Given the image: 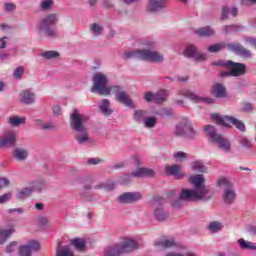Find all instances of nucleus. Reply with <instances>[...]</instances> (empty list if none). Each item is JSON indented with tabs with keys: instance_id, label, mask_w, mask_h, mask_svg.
Segmentation results:
<instances>
[{
	"instance_id": "1",
	"label": "nucleus",
	"mask_w": 256,
	"mask_h": 256,
	"mask_svg": "<svg viewBox=\"0 0 256 256\" xmlns=\"http://www.w3.org/2000/svg\"><path fill=\"white\" fill-rule=\"evenodd\" d=\"M205 176L203 174H194L189 177V183L193 185L194 189H183L180 193L179 199L172 203L173 207H181L179 201H211L213 199V191L205 185Z\"/></svg>"
},
{
	"instance_id": "2",
	"label": "nucleus",
	"mask_w": 256,
	"mask_h": 256,
	"mask_svg": "<svg viewBox=\"0 0 256 256\" xmlns=\"http://www.w3.org/2000/svg\"><path fill=\"white\" fill-rule=\"evenodd\" d=\"M89 122V116L87 114L80 113L79 110L74 109L70 114V129L74 131V139L78 145H87L91 143V137H89V131L87 130V123Z\"/></svg>"
},
{
	"instance_id": "3",
	"label": "nucleus",
	"mask_w": 256,
	"mask_h": 256,
	"mask_svg": "<svg viewBox=\"0 0 256 256\" xmlns=\"http://www.w3.org/2000/svg\"><path fill=\"white\" fill-rule=\"evenodd\" d=\"M144 49H137L128 52H124L123 59H141V61H149L150 63H163L165 56L159 51H155L157 42L146 40L143 43Z\"/></svg>"
},
{
	"instance_id": "4",
	"label": "nucleus",
	"mask_w": 256,
	"mask_h": 256,
	"mask_svg": "<svg viewBox=\"0 0 256 256\" xmlns=\"http://www.w3.org/2000/svg\"><path fill=\"white\" fill-rule=\"evenodd\" d=\"M204 133H206L209 141L217 145L223 153H231V142L223 135L217 133V129L213 125L204 126Z\"/></svg>"
},
{
	"instance_id": "5",
	"label": "nucleus",
	"mask_w": 256,
	"mask_h": 256,
	"mask_svg": "<svg viewBox=\"0 0 256 256\" xmlns=\"http://www.w3.org/2000/svg\"><path fill=\"white\" fill-rule=\"evenodd\" d=\"M59 17L57 14H48L41 19L38 26V33L45 35V37H57V29L53 28V25L58 23Z\"/></svg>"
},
{
	"instance_id": "6",
	"label": "nucleus",
	"mask_w": 256,
	"mask_h": 256,
	"mask_svg": "<svg viewBox=\"0 0 256 256\" xmlns=\"http://www.w3.org/2000/svg\"><path fill=\"white\" fill-rule=\"evenodd\" d=\"M218 187H222V199L225 205H233L237 199V191L235 185L229 179L221 177L217 180Z\"/></svg>"
},
{
	"instance_id": "7",
	"label": "nucleus",
	"mask_w": 256,
	"mask_h": 256,
	"mask_svg": "<svg viewBox=\"0 0 256 256\" xmlns=\"http://www.w3.org/2000/svg\"><path fill=\"white\" fill-rule=\"evenodd\" d=\"M92 81V93H98V95H111L113 86L108 85L109 78H107V75L97 72L93 75Z\"/></svg>"
},
{
	"instance_id": "8",
	"label": "nucleus",
	"mask_w": 256,
	"mask_h": 256,
	"mask_svg": "<svg viewBox=\"0 0 256 256\" xmlns=\"http://www.w3.org/2000/svg\"><path fill=\"white\" fill-rule=\"evenodd\" d=\"M218 65L230 68L229 71L222 73V77H243V75L247 73V65L244 63L228 60L226 62L218 63Z\"/></svg>"
},
{
	"instance_id": "9",
	"label": "nucleus",
	"mask_w": 256,
	"mask_h": 256,
	"mask_svg": "<svg viewBox=\"0 0 256 256\" xmlns=\"http://www.w3.org/2000/svg\"><path fill=\"white\" fill-rule=\"evenodd\" d=\"M212 119L217 123V125H222L223 127H229V125H234L238 131L245 133V123L243 121L233 117V116H221L219 114H213Z\"/></svg>"
},
{
	"instance_id": "10",
	"label": "nucleus",
	"mask_w": 256,
	"mask_h": 256,
	"mask_svg": "<svg viewBox=\"0 0 256 256\" xmlns=\"http://www.w3.org/2000/svg\"><path fill=\"white\" fill-rule=\"evenodd\" d=\"M177 95L180 97H186V99H189L193 103H207L208 105H211L215 103V99L213 98H203L199 95H197L195 92L188 90V89H178Z\"/></svg>"
},
{
	"instance_id": "11",
	"label": "nucleus",
	"mask_w": 256,
	"mask_h": 256,
	"mask_svg": "<svg viewBox=\"0 0 256 256\" xmlns=\"http://www.w3.org/2000/svg\"><path fill=\"white\" fill-rule=\"evenodd\" d=\"M111 89V93L115 95V99L118 103H122V105L126 107H133V100H131L129 94L123 90V87L115 85L112 86Z\"/></svg>"
},
{
	"instance_id": "12",
	"label": "nucleus",
	"mask_w": 256,
	"mask_h": 256,
	"mask_svg": "<svg viewBox=\"0 0 256 256\" xmlns=\"http://www.w3.org/2000/svg\"><path fill=\"white\" fill-rule=\"evenodd\" d=\"M184 57L193 59L194 61H207V54L199 51V48L193 44L186 46L183 52Z\"/></svg>"
},
{
	"instance_id": "13",
	"label": "nucleus",
	"mask_w": 256,
	"mask_h": 256,
	"mask_svg": "<svg viewBox=\"0 0 256 256\" xmlns=\"http://www.w3.org/2000/svg\"><path fill=\"white\" fill-rule=\"evenodd\" d=\"M118 245L120 246L122 255H125V253H133V251H137V249H139V242L131 237L123 238Z\"/></svg>"
},
{
	"instance_id": "14",
	"label": "nucleus",
	"mask_w": 256,
	"mask_h": 256,
	"mask_svg": "<svg viewBox=\"0 0 256 256\" xmlns=\"http://www.w3.org/2000/svg\"><path fill=\"white\" fill-rule=\"evenodd\" d=\"M154 209V217L157 221H165L169 219V213L163 209V199H156L152 203Z\"/></svg>"
},
{
	"instance_id": "15",
	"label": "nucleus",
	"mask_w": 256,
	"mask_h": 256,
	"mask_svg": "<svg viewBox=\"0 0 256 256\" xmlns=\"http://www.w3.org/2000/svg\"><path fill=\"white\" fill-rule=\"evenodd\" d=\"M167 9V0H148L146 11L148 13H160Z\"/></svg>"
},
{
	"instance_id": "16",
	"label": "nucleus",
	"mask_w": 256,
	"mask_h": 256,
	"mask_svg": "<svg viewBox=\"0 0 256 256\" xmlns=\"http://www.w3.org/2000/svg\"><path fill=\"white\" fill-rule=\"evenodd\" d=\"M227 49L229 51H234L236 55H239L240 57H243L244 59H251L253 54L251 53V50L245 48L243 45L237 43V44H227Z\"/></svg>"
},
{
	"instance_id": "17",
	"label": "nucleus",
	"mask_w": 256,
	"mask_h": 256,
	"mask_svg": "<svg viewBox=\"0 0 256 256\" xmlns=\"http://www.w3.org/2000/svg\"><path fill=\"white\" fill-rule=\"evenodd\" d=\"M1 147H15L17 145V134L13 131L5 132L2 137H0Z\"/></svg>"
},
{
	"instance_id": "18",
	"label": "nucleus",
	"mask_w": 256,
	"mask_h": 256,
	"mask_svg": "<svg viewBox=\"0 0 256 256\" xmlns=\"http://www.w3.org/2000/svg\"><path fill=\"white\" fill-rule=\"evenodd\" d=\"M141 199H143V195L140 192H126L118 198L119 202L124 204L137 203Z\"/></svg>"
},
{
	"instance_id": "19",
	"label": "nucleus",
	"mask_w": 256,
	"mask_h": 256,
	"mask_svg": "<svg viewBox=\"0 0 256 256\" xmlns=\"http://www.w3.org/2000/svg\"><path fill=\"white\" fill-rule=\"evenodd\" d=\"M19 101L22 105H33L36 101V95L33 90L26 89L19 93Z\"/></svg>"
},
{
	"instance_id": "20",
	"label": "nucleus",
	"mask_w": 256,
	"mask_h": 256,
	"mask_svg": "<svg viewBox=\"0 0 256 256\" xmlns=\"http://www.w3.org/2000/svg\"><path fill=\"white\" fill-rule=\"evenodd\" d=\"M155 175V170L151 168H137L132 173L128 174L125 177H128V179H131V177H135L137 179L143 178V177H153Z\"/></svg>"
},
{
	"instance_id": "21",
	"label": "nucleus",
	"mask_w": 256,
	"mask_h": 256,
	"mask_svg": "<svg viewBox=\"0 0 256 256\" xmlns=\"http://www.w3.org/2000/svg\"><path fill=\"white\" fill-rule=\"evenodd\" d=\"M181 169H183V166L179 164L166 166V175H171L172 177H175V179H183L186 174L185 172L181 171Z\"/></svg>"
},
{
	"instance_id": "22",
	"label": "nucleus",
	"mask_w": 256,
	"mask_h": 256,
	"mask_svg": "<svg viewBox=\"0 0 256 256\" xmlns=\"http://www.w3.org/2000/svg\"><path fill=\"white\" fill-rule=\"evenodd\" d=\"M191 125V121L187 118L182 119L180 123L176 125L175 135L177 137H185L187 131H189V126Z\"/></svg>"
},
{
	"instance_id": "23",
	"label": "nucleus",
	"mask_w": 256,
	"mask_h": 256,
	"mask_svg": "<svg viewBox=\"0 0 256 256\" xmlns=\"http://www.w3.org/2000/svg\"><path fill=\"white\" fill-rule=\"evenodd\" d=\"M12 155L16 161H27V158L29 157V150L23 147H16L13 150Z\"/></svg>"
},
{
	"instance_id": "24",
	"label": "nucleus",
	"mask_w": 256,
	"mask_h": 256,
	"mask_svg": "<svg viewBox=\"0 0 256 256\" xmlns=\"http://www.w3.org/2000/svg\"><path fill=\"white\" fill-rule=\"evenodd\" d=\"M175 245V238L171 237L160 238L158 241L155 242V246L158 249H169L171 247H175Z\"/></svg>"
},
{
	"instance_id": "25",
	"label": "nucleus",
	"mask_w": 256,
	"mask_h": 256,
	"mask_svg": "<svg viewBox=\"0 0 256 256\" xmlns=\"http://www.w3.org/2000/svg\"><path fill=\"white\" fill-rule=\"evenodd\" d=\"M194 33L198 35V37H205V38L215 37V29H213V27L211 26L197 28L196 30H194Z\"/></svg>"
},
{
	"instance_id": "26",
	"label": "nucleus",
	"mask_w": 256,
	"mask_h": 256,
	"mask_svg": "<svg viewBox=\"0 0 256 256\" xmlns=\"http://www.w3.org/2000/svg\"><path fill=\"white\" fill-rule=\"evenodd\" d=\"M123 255V252L121 251V247L119 246V243L107 246L104 249V256H119Z\"/></svg>"
},
{
	"instance_id": "27",
	"label": "nucleus",
	"mask_w": 256,
	"mask_h": 256,
	"mask_svg": "<svg viewBox=\"0 0 256 256\" xmlns=\"http://www.w3.org/2000/svg\"><path fill=\"white\" fill-rule=\"evenodd\" d=\"M99 110L105 117H109V115L113 114V109H111V101L109 99H103L100 106Z\"/></svg>"
},
{
	"instance_id": "28",
	"label": "nucleus",
	"mask_w": 256,
	"mask_h": 256,
	"mask_svg": "<svg viewBox=\"0 0 256 256\" xmlns=\"http://www.w3.org/2000/svg\"><path fill=\"white\" fill-rule=\"evenodd\" d=\"M237 244L239 245L240 249L246 251H256V243L251 241H246L244 238H240L237 240Z\"/></svg>"
},
{
	"instance_id": "29",
	"label": "nucleus",
	"mask_w": 256,
	"mask_h": 256,
	"mask_svg": "<svg viewBox=\"0 0 256 256\" xmlns=\"http://www.w3.org/2000/svg\"><path fill=\"white\" fill-rule=\"evenodd\" d=\"M56 256H75V252L69 245H59L56 249Z\"/></svg>"
},
{
	"instance_id": "30",
	"label": "nucleus",
	"mask_w": 256,
	"mask_h": 256,
	"mask_svg": "<svg viewBox=\"0 0 256 256\" xmlns=\"http://www.w3.org/2000/svg\"><path fill=\"white\" fill-rule=\"evenodd\" d=\"M238 10L235 7H228V6H223L222 7V15L221 19L225 21L227 19L228 15H233L234 17H237Z\"/></svg>"
},
{
	"instance_id": "31",
	"label": "nucleus",
	"mask_w": 256,
	"mask_h": 256,
	"mask_svg": "<svg viewBox=\"0 0 256 256\" xmlns=\"http://www.w3.org/2000/svg\"><path fill=\"white\" fill-rule=\"evenodd\" d=\"M169 97L167 90H160L154 94V103H165Z\"/></svg>"
},
{
	"instance_id": "32",
	"label": "nucleus",
	"mask_w": 256,
	"mask_h": 256,
	"mask_svg": "<svg viewBox=\"0 0 256 256\" xmlns=\"http://www.w3.org/2000/svg\"><path fill=\"white\" fill-rule=\"evenodd\" d=\"M34 191L31 188V186L25 187L22 190H20L16 197L17 199H20L21 201H23V199H27V197H31V195H33Z\"/></svg>"
},
{
	"instance_id": "33",
	"label": "nucleus",
	"mask_w": 256,
	"mask_h": 256,
	"mask_svg": "<svg viewBox=\"0 0 256 256\" xmlns=\"http://www.w3.org/2000/svg\"><path fill=\"white\" fill-rule=\"evenodd\" d=\"M225 226L220 221H212L208 224V229L210 233H219V231H223Z\"/></svg>"
},
{
	"instance_id": "34",
	"label": "nucleus",
	"mask_w": 256,
	"mask_h": 256,
	"mask_svg": "<svg viewBox=\"0 0 256 256\" xmlns=\"http://www.w3.org/2000/svg\"><path fill=\"white\" fill-rule=\"evenodd\" d=\"M12 233H15V229L13 228L0 229V245H3V243L10 238Z\"/></svg>"
},
{
	"instance_id": "35",
	"label": "nucleus",
	"mask_w": 256,
	"mask_h": 256,
	"mask_svg": "<svg viewBox=\"0 0 256 256\" xmlns=\"http://www.w3.org/2000/svg\"><path fill=\"white\" fill-rule=\"evenodd\" d=\"M90 32L95 36L99 37L100 35H103V31L105 30L103 28V25L99 23H93L89 26Z\"/></svg>"
},
{
	"instance_id": "36",
	"label": "nucleus",
	"mask_w": 256,
	"mask_h": 256,
	"mask_svg": "<svg viewBox=\"0 0 256 256\" xmlns=\"http://www.w3.org/2000/svg\"><path fill=\"white\" fill-rule=\"evenodd\" d=\"M192 171L197 173H207V167L203 164V161H194L191 163Z\"/></svg>"
},
{
	"instance_id": "37",
	"label": "nucleus",
	"mask_w": 256,
	"mask_h": 256,
	"mask_svg": "<svg viewBox=\"0 0 256 256\" xmlns=\"http://www.w3.org/2000/svg\"><path fill=\"white\" fill-rule=\"evenodd\" d=\"M173 159L176 161V163H185V161L189 159V153L176 151L173 153Z\"/></svg>"
},
{
	"instance_id": "38",
	"label": "nucleus",
	"mask_w": 256,
	"mask_h": 256,
	"mask_svg": "<svg viewBox=\"0 0 256 256\" xmlns=\"http://www.w3.org/2000/svg\"><path fill=\"white\" fill-rule=\"evenodd\" d=\"M40 57H42V59H46L47 61H51V59H58L59 52L55 50L43 51L40 52Z\"/></svg>"
},
{
	"instance_id": "39",
	"label": "nucleus",
	"mask_w": 256,
	"mask_h": 256,
	"mask_svg": "<svg viewBox=\"0 0 256 256\" xmlns=\"http://www.w3.org/2000/svg\"><path fill=\"white\" fill-rule=\"evenodd\" d=\"M27 119L25 117L14 116L9 118V124L12 127H19L20 125H25Z\"/></svg>"
},
{
	"instance_id": "40",
	"label": "nucleus",
	"mask_w": 256,
	"mask_h": 256,
	"mask_svg": "<svg viewBox=\"0 0 256 256\" xmlns=\"http://www.w3.org/2000/svg\"><path fill=\"white\" fill-rule=\"evenodd\" d=\"M30 187L33 189L34 193H40V191H43V189H45L46 185H45V180L44 179H39L36 180L35 182L32 183V185H30Z\"/></svg>"
},
{
	"instance_id": "41",
	"label": "nucleus",
	"mask_w": 256,
	"mask_h": 256,
	"mask_svg": "<svg viewBox=\"0 0 256 256\" xmlns=\"http://www.w3.org/2000/svg\"><path fill=\"white\" fill-rule=\"evenodd\" d=\"M227 47V44L225 42L213 44L211 46L207 47L208 53H219V51H223Z\"/></svg>"
},
{
	"instance_id": "42",
	"label": "nucleus",
	"mask_w": 256,
	"mask_h": 256,
	"mask_svg": "<svg viewBox=\"0 0 256 256\" xmlns=\"http://www.w3.org/2000/svg\"><path fill=\"white\" fill-rule=\"evenodd\" d=\"M134 121H136V123H144L145 119L147 118V111L145 110H136L134 112Z\"/></svg>"
},
{
	"instance_id": "43",
	"label": "nucleus",
	"mask_w": 256,
	"mask_h": 256,
	"mask_svg": "<svg viewBox=\"0 0 256 256\" xmlns=\"http://www.w3.org/2000/svg\"><path fill=\"white\" fill-rule=\"evenodd\" d=\"M38 125L43 131H55V124L53 122H43V120H37Z\"/></svg>"
},
{
	"instance_id": "44",
	"label": "nucleus",
	"mask_w": 256,
	"mask_h": 256,
	"mask_svg": "<svg viewBox=\"0 0 256 256\" xmlns=\"http://www.w3.org/2000/svg\"><path fill=\"white\" fill-rule=\"evenodd\" d=\"M94 189H104V191H113V189H115V183L111 181L100 183L94 186Z\"/></svg>"
},
{
	"instance_id": "45",
	"label": "nucleus",
	"mask_w": 256,
	"mask_h": 256,
	"mask_svg": "<svg viewBox=\"0 0 256 256\" xmlns=\"http://www.w3.org/2000/svg\"><path fill=\"white\" fill-rule=\"evenodd\" d=\"M23 75H25V68L23 66H18L13 71V77L17 81H21L23 79Z\"/></svg>"
},
{
	"instance_id": "46",
	"label": "nucleus",
	"mask_w": 256,
	"mask_h": 256,
	"mask_svg": "<svg viewBox=\"0 0 256 256\" xmlns=\"http://www.w3.org/2000/svg\"><path fill=\"white\" fill-rule=\"evenodd\" d=\"M18 255L19 256H31L32 255L31 247H29L28 244L19 246Z\"/></svg>"
},
{
	"instance_id": "47",
	"label": "nucleus",
	"mask_w": 256,
	"mask_h": 256,
	"mask_svg": "<svg viewBox=\"0 0 256 256\" xmlns=\"http://www.w3.org/2000/svg\"><path fill=\"white\" fill-rule=\"evenodd\" d=\"M70 243L75 247V249H78L79 251L83 250L85 247V240L81 238L72 239Z\"/></svg>"
},
{
	"instance_id": "48",
	"label": "nucleus",
	"mask_w": 256,
	"mask_h": 256,
	"mask_svg": "<svg viewBox=\"0 0 256 256\" xmlns=\"http://www.w3.org/2000/svg\"><path fill=\"white\" fill-rule=\"evenodd\" d=\"M17 249H19V242H17V241L10 242L6 246V253L8 255H13V253H15V251H17Z\"/></svg>"
},
{
	"instance_id": "49",
	"label": "nucleus",
	"mask_w": 256,
	"mask_h": 256,
	"mask_svg": "<svg viewBox=\"0 0 256 256\" xmlns=\"http://www.w3.org/2000/svg\"><path fill=\"white\" fill-rule=\"evenodd\" d=\"M143 123H144V127H146L147 129H153L155 125H157V118L146 117Z\"/></svg>"
},
{
	"instance_id": "50",
	"label": "nucleus",
	"mask_w": 256,
	"mask_h": 256,
	"mask_svg": "<svg viewBox=\"0 0 256 256\" xmlns=\"http://www.w3.org/2000/svg\"><path fill=\"white\" fill-rule=\"evenodd\" d=\"M215 97H225V86L223 84H216L214 86Z\"/></svg>"
},
{
	"instance_id": "51",
	"label": "nucleus",
	"mask_w": 256,
	"mask_h": 256,
	"mask_svg": "<svg viewBox=\"0 0 256 256\" xmlns=\"http://www.w3.org/2000/svg\"><path fill=\"white\" fill-rule=\"evenodd\" d=\"M238 143L244 149H251V147H253V144L251 143V141L249 139L245 138V137H240L238 139Z\"/></svg>"
},
{
	"instance_id": "52",
	"label": "nucleus",
	"mask_w": 256,
	"mask_h": 256,
	"mask_svg": "<svg viewBox=\"0 0 256 256\" xmlns=\"http://www.w3.org/2000/svg\"><path fill=\"white\" fill-rule=\"evenodd\" d=\"M184 137H187L188 139H195V137H197V130L193 128V124L191 122Z\"/></svg>"
},
{
	"instance_id": "53",
	"label": "nucleus",
	"mask_w": 256,
	"mask_h": 256,
	"mask_svg": "<svg viewBox=\"0 0 256 256\" xmlns=\"http://www.w3.org/2000/svg\"><path fill=\"white\" fill-rule=\"evenodd\" d=\"M143 99L147 103H155V94H153L151 91H147L144 93Z\"/></svg>"
},
{
	"instance_id": "54",
	"label": "nucleus",
	"mask_w": 256,
	"mask_h": 256,
	"mask_svg": "<svg viewBox=\"0 0 256 256\" xmlns=\"http://www.w3.org/2000/svg\"><path fill=\"white\" fill-rule=\"evenodd\" d=\"M51 5H53V0H43L41 2L42 11H49V9H51Z\"/></svg>"
},
{
	"instance_id": "55",
	"label": "nucleus",
	"mask_w": 256,
	"mask_h": 256,
	"mask_svg": "<svg viewBox=\"0 0 256 256\" xmlns=\"http://www.w3.org/2000/svg\"><path fill=\"white\" fill-rule=\"evenodd\" d=\"M4 9L5 11H7V13H13V11L17 9V6L15 5V3L7 2L4 4Z\"/></svg>"
},
{
	"instance_id": "56",
	"label": "nucleus",
	"mask_w": 256,
	"mask_h": 256,
	"mask_svg": "<svg viewBox=\"0 0 256 256\" xmlns=\"http://www.w3.org/2000/svg\"><path fill=\"white\" fill-rule=\"evenodd\" d=\"M37 223L40 225V227H47V225H49V219H47L45 216H40L37 219Z\"/></svg>"
},
{
	"instance_id": "57",
	"label": "nucleus",
	"mask_w": 256,
	"mask_h": 256,
	"mask_svg": "<svg viewBox=\"0 0 256 256\" xmlns=\"http://www.w3.org/2000/svg\"><path fill=\"white\" fill-rule=\"evenodd\" d=\"M28 247H30V251H39L41 249V244L37 241H31L28 244Z\"/></svg>"
},
{
	"instance_id": "58",
	"label": "nucleus",
	"mask_w": 256,
	"mask_h": 256,
	"mask_svg": "<svg viewBox=\"0 0 256 256\" xmlns=\"http://www.w3.org/2000/svg\"><path fill=\"white\" fill-rule=\"evenodd\" d=\"M102 7H104V9H113V7H115V4L111 0H103Z\"/></svg>"
},
{
	"instance_id": "59",
	"label": "nucleus",
	"mask_w": 256,
	"mask_h": 256,
	"mask_svg": "<svg viewBox=\"0 0 256 256\" xmlns=\"http://www.w3.org/2000/svg\"><path fill=\"white\" fill-rule=\"evenodd\" d=\"M245 43L251 45L254 49H256V38L255 37H246L244 38Z\"/></svg>"
},
{
	"instance_id": "60",
	"label": "nucleus",
	"mask_w": 256,
	"mask_h": 256,
	"mask_svg": "<svg viewBox=\"0 0 256 256\" xmlns=\"http://www.w3.org/2000/svg\"><path fill=\"white\" fill-rule=\"evenodd\" d=\"M231 31H237L236 25H226L223 27V33H231Z\"/></svg>"
},
{
	"instance_id": "61",
	"label": "nucleus",
	"mask_w": 256,
	"mask_h": 256,
	"mask_svg": "<svg viewBox=\"0 0 256 256\" xmlns=\"http://www.w3.org/2000/svg\"><path fill=\"white\" fill-rule=\"evenodd\" d=\"M101 163H103V159H100V158H89L88 159L89 165H99Z\"/></svg>"
},
{
	"instance_id": "62",
	"label": "nucleus",
	"mask_w": 256,
	"mask_h": 256,
	"mask_svg": "<svg viewBox=\"0 0 256 256\" xmlns=\"http://www.w3.org/2000/svg\"><path fill=\"white\" fill-rule=\"evenodd\" d=\"M52 113L54 117H59L61 115V107L59 105H56L52 108Z\"/></svg>"
},
{
	"instance_id": "63",
	"label": "nucleus",
	"mask_w": 256,
	"mask_h": 256,
	"mask_svg": "<svg viewBox=\"0 0 256 256\" xmlns=\"http://www.w3.org/2000/svg\"><path fill=\"white\" fill-rule=\"evenodd\" d=\"M11 199V194H4L0 196V205L3 203H7Z\"/></svg>"
},
{
	"instance_id": "64",
	"label": "nucleus",
	"mask_w": 256,
	"mask_h": 256,
	"mask_svg": "<svg viewBox=\"0 0 256 256\" xmlns=\"http://www.w3.org/2000/svg\"><path fill=\"white\" fill-rule=\"evenodd\" d=\"M9 187V180L7 178H0V189Z\"/></svg>"
}]
</instances>
